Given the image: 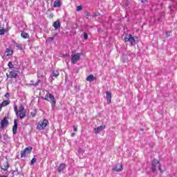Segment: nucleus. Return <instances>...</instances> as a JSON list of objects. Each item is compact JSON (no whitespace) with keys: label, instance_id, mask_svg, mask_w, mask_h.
<instances>
[{"label":"nucleus","instance_id":"f257e3e1","mask_svg":"<svg viewBox=\"0 0 177 177\" xmlns=\"http://www.w3.org/2000/svg\"><path fill=\"white\" fill-rule=\"evenodd\" d=\"M14 111H15L16 116L17 118H20L21 120H23L26 117V109H24V106L21 104L17 109V106H14Z\"/></svg>","mask_w":177,"mask_h":177},{"label":"nucleus","instance_id":"f03ea898","mask_svg":"<svg viewBox=\"0 0 177 177\" xmlns=\"http://www.w3.org/2000/svg\"><path fill=\"white\" fill-rule=\"evenodd\" d=\"M44 99L51 104L52 109H55V107H56V99L53 95L50 93H47L44 97Z\"/></svg>","mask_w":177,"mask_h":177},{"label":"nucleus","instance_id":"7ed1b4c3","mask_svg":"<svg viewBox=\"0 0 177 177\" xmlns=\"http://www.w3.org/2000/svg\"><path fill=\"white\" fill-rule=\"evenodd\" d=\"M160 171V174H162V170L161 169V166L160 165V162L156 159H154L152 162V171L154 172L157 170Z\"/></svg>","mask_w":177,"mask_h":177},{"label":"nucleus","instance_id":"20e7f679","mask_svg":"<svg viewBox=\"0 0 177 177\" xmlns=\"http://www.w3.org/2000/svg\"><path fill=\"white\" fill-rule=\"evenodd\" d=\"M124 41L129 42L132 46H135L136 45V40L135 37H132V35H127L124 38Z\"/></svg>","mask_w":177,"mask_h":177},{"label":"nucleus","instance_id":"39448f33","mask_svg":"<svg viewBox=\"0 0 177 177\" xmlns=\"http://www.w3.org/2000/svg\"><path fill=\"white\" fill-rule=\"evenodd\" d=\"M49 124V122L48 120H44L42 121L39 122L37 126V129H39V131H43L44 128H46L48 127V124Z\"/></svg>","mask_w":177,"mask_h":177},{"label":"nucleus","instance_id":"423d86ee","mask_svg":"<svg viewBox=\"0 0 177 177\" xmlns=\"http://www.w3.org/2000/svg\"><path fill=\"white\" fill-rule=\"evenodd\" d=\"M31 151H32V147H27L24 151H21V158H25V157H27L28 154L31 153Z\"/></svg>","mask_w":177,"mask_h":177},{"label":"nucleus","instance_id":"0eeeda50","mask_svg":"<svg viewBox=\"0 0 177 177\" xmlns=\"http://www.w3.org/2000/svg\"><path fill=\"white\" fill-rule=\"evenodd\" d=\"M81 59V53L73 54L71 55V62L73 64H77V62Z\"/></svg>","mask_w":177,"mask_h":177},{"label":"nucleus","instance_id":"6e6552de","mask_svg":"<svg viewBox=\"0 0 177 177\" xmlns=\"http://www.w3.org/2000/svg\"><path fill=\"white\" fill-rule=\"evenodd\" d=\"M59 71H54L49 77V81L52 82L55 78H57V77H59Z\"/></svg>","mask_w":177,"mask_h":177},{"label":"nucleus","instance_id":"1a4fd4ad","mask_svg":"<svg viewBox=\"0 0 177 177\" xmlns=\"http://www.w3.org/2000/svg\"><path fill=\"white\" fill-rule=\"evenodd\" d=\"M10 165H9V162H8L7 160H3V164L1 166V169H3V171H8V169L9 168Z\"/></svg>","mask_w":177,"mask_h":177},{"label":"nucleus","instance_id":"9d476101","mask_svg":"<svg viewBox=\"0 0 177 177\" xmlns=\"http://www.w3.org/2000/svg\"><path fill=\"white\" fill-rule=\"evenodd\" d=\"M0 124H1V128L3 129V128H5L6 127H8V119H6V118H4L3 120H1Z\"/></svg>","mask_w":177,"mask_h":177},{"label":"nucleus","instance_id":"9b49d317","mask_svg":"<svg viewBox=\"0 0 177 177\" xmlns=\"http://www.w3.org/2000/svg\"><path fill=\"white\" fill-rule=\"evenodd\" d=\"M112 171H115V172H121L122 171V165L118 163L117 164L113 169H112Z\"/></svg>","mask_w":177,"mask_h":177},{"label":"nucleus","instance_id":"f8f14e48","mask_svg":"<svg viewBox=\"0 0 177 177\" xmlns=\"http://www.w3.org/2000/svg\"><path fill=\"white\" fill-rule=\"evenodd\" d=\"M105 128H106V126H104V125H101V126H100V127H97V128H95V129H93V132L95 133H100V132H102V131L103 129H104Z\"/></svg>","mask_w":177,"mask_h":177},{"label":"nucleus","instance_id":"ddd939ff","mask_svg":"<svg viewBox=\"0 0 177 177\" xmlns=\"http://www.w3.org/2000/svg\"><path fill=\"white\" fill-rule=\"evenodd\" d=\"M12 133L14 135L17 133V120H14V126L12 127Z\"/></svg>","mask_w":177,"mask_h":177},{"label":"nucleus","instance_id":"4468645a","mask_svg":"<svg viewBox=\"0 0 177 177\" xmlns=\"http://www.w3.org/2000/svg\"><path fill=\"white\" fill-rule=\"evenodd\" d=\"M53 26L55 30H59V28H60V26H61L60 20L57 19L56 21H55L53 23Z\"/></svg>","mask_w":177,"mask_h":177},{"label":"nucleus","instance_id":"2eb2a0df","mask_svg":"<svg viewBox=\"0 0 177 177\" xmlns=\"http://www.w3.org/2000/svg\"><path fill=\"white\" fill-rule=\"evenodd\" d=\"M106 100H107V104H110L111 103V93L110 91H106Z\"/></svg>","mask_w":177,"mask_h":177},{"label":"nucleus","instance_id":"dca6fc26","mask_svg":"<svg viewBox=\"0 0 177 177\" xmlns=\"http://www.w3.org/2000/svg\"><path fill=\"white\" fill-rule=\"evenodd\" d=\"M4 55L5 56H12L13 55V50L12 48H7Z\"/></svg>","mask_w":177,"mask_h":177},{"label":"nucleus","instance_id":"f3484780","mask_svg":"<svg viewBox=\"0 0 177 177\" xmlns=\"http://www.w3.org/2000/svg\"><path fill=\"white\" fill-rule=\"evenodd\" d=\"M86 80V81H88V82H92L95 81V80H96V77H95V76L93 75H90L87 76Z\"/></svg>","mask_w":177,"mask_h":177},{"label":"nucleus","instance_id":"a211bd4d","mask_svg":"<svg viewBox=\"0 0 177 177\" xmlns=\"http://www.w3.org/2000/svg\"><path fill=\"white\" fill-rule=\"evenodd\" d=\"M62 6V1L60 0H55L54 1L53 7L54 8H60Z\"/></svg>","mask_w":177,"mask_h":177},{"label":"nucleus","instance_id":"6ab92c4d","mask_svg":"<svg viewBox=\"0 0 177 177\" xmlns=\"http://www.w3.org/2000/svg\"><path fill=\"white\" fill-rule=\"evenodd\" d=\"M17 74H19V72L17 71H12L10 72V75L11 78H16L17 77Z\"/></svg>","mask_w":177,"mask_h":177},{"label":"nucleus","instance_id":"aec40b11","mask_svg":"<svg viewBox=\"0 0 177 177\" xmlns=\"http://www.w3.org/2000/svg\"><path fill=\"white\" fill-rule=\"evenodd\" d=\"M64 168H66V164L64 163L60 164L57 169L58 172H62V171H63Z\"/></svg>","mask_w":177,"mask_h":177},{"label":"nucleus","instance_id":"412c9836","mask_svg":"<svg viewBox=\"0 0 177 177\" xmlns=\"http://www.w3.org/2000/svg\"><path fill=\"white\" fill-rule=\"evenodd\" d=\"M10 104V100H7L3 101L2 103L1 104V105L3 107H5V106H8V104Z\"/></svg>","mask_w":177,"mask_h":177},{"label":"nucleus","instance_id":"4be33fe9","mask_svg":"<svg viewBox=\"0 0 177 177\" xmlns=\"http://www.w3.org/2000/svg\"><path fill=\"white\" fill-rule=\"evenodd\" d=\"M21 37H22V38H25L27 39L30 36L28 35V33L26 32H22L21 33Z\"/></svg>","mask_w":177,"mask_h":177},{"label":"nucleus","instance_id":"5701e85b","mask_svg":"<svg viewBox=\"0 0 177 177\" xmlns=\"http://www.w3.org/2000/svg\"><path fill=\"white\" fill-rule=\"evenodd\" d=\"M122 60L123 63H127V62H129L128 55H124L122 57Z\"/></svg>","mask_w":177,"mask_h":177},{"label":"nucleus","instance_id":"b1692460","mask_svg":"<svg viewBox=\"0 0 177 177\" xmlns=\"http://www.w3.org/2000/svg\"><path fill=\"white\" fill-rule=\"evenodd\" d=\"M37 162V158H33L30 161V165H34Z\"/></svg>","mask_w":177,"mask_h":177},{"label":"nucleus","instance_id":"393cba45","mask_svg":"<svg viewBox=\"0 0 177 177\" xmlns=\"http://www.w3.org/2000/svg\"><path fill=\"white\" fill-rule=\"evenodd\" d=\"M15 46L16 48H18V49H19L20 50H23V45L21 44H17Z\"/></svg>","mask_w":177,"mask_h":177},{"label":"nucleus","instance_id":"a878e982","mask_svg":"<svg viewBox=\"0 0 177 177\" xmlns=\"http://www.w3.org/2000/svg\"><path fill=\"white\" fill-rule=\"evenodd\" d=\"M5 32H6V30L4 28L0 29V35H5Z\"/></svg>","mask_w":177,"mask_h":177},{"label":"nucleus","instance_id":"bb28decb","mask_svg":"<svg viewBox=\"0 0 177 177\" xmlns=\"http://www.w3.org/2000/svg\"><path fill=\"white\" fill-rule=\"evenodd\" d=\"M54 39H55V38H53V37H48L46 39V42H52V41H53Z\"/></svg>","mask_w":177,"mask_h":177},{"label":"nucleus","instance_id":"cd10ccee","mask_svg":"<svg viewBox=\"0 0 177 177\" xmlns=\"http://www.w3.org/2000/svg\"><path fill=\"white\" fill-rule=\"evenodd\" d=\"M8 67L10 68H13V67H15V66L13 65V64L11 62H8Z\"/></svg>","mask_w":177,"mask_h":177},{"label":"nucleus","instance_id":"c85d7f7f","mask_svg":"<svg viewBox=\"0 0 177 177\" xmlns=\"http://www.w3.org/2000/svg\"><path fill=\"white\" fill-rule=\"evenodd\" d=\"M84 39L85 40L88 39V33H86V32L84 33Z\"/></svg>","mask_w":177,"mask_h":177},{"label":"nucleus","instance_id":"c756f323","mask_svg":"<svg viewBox=\"0 0 177 177\" xmlns=\"http://www.w3.org/2000/svg\"><path fill=\"white\" fill-rule=\"evenodd\" d=\"M38 84H39V80L35 82V84H31L30 86H37Z\"/></svg>","mask_w":177,"mask_h":177},{"label":"nucleus","instance_id":"7c9ffc66","mask_svg":"<svg viewBox=\"0 0 177 177\" xmlns=\"http://www.w3.org/2000/svg\"><path fill=\"white\" fill-rule=\"evenodd\" d=\"M76 10L77 12H80V10H82V7L81 6H79L77 7Z\"/></svg>","mask_w":177,"mask_h":177},{"label":"nucleus","instance_id":"2f4dec72","mask_svg":"<svg viewBox=\"0 0 177 177\" xmlns=\"http://www.w3.org/2000/svg\"><path fill=\"white\" fill-rule=\"evenodd\" d=\"M142 3H147V0H139Z\"/></svg>","mask_w":177,"mask_h":177},{"label":"nucleus","instance_id":"473e14b6","mask_svg":"<svg viewBox=\"0 0 177 177\" xmlns=\"http://www.w3.org/2000/svg\"><path fill=\"white\" fill-rule=\"evenodd\" d=\"M73 131H74L75 132H77V131H78V129L77 128V127L73 126Z\"/></svg>","mask_w":177,"mask_h":177},{"label":"nucleus","instance_id":"72a5a7b5","mask_svg":"<svg viewBox=\"0 0 177 177\" xmlns=\"http://www.w3.org/2000/svg\"><path fill=\"white\" fill-rule=\"evenodd\" d=\"M6 176H0V177H8V176L9 175V174H8V171L6 173Z\"/></svg>","mask_w":177,"mask_h":177},{"label":"nucleus","instance_id":"f704fd0d","mask_svg":"<svg viewBox=\"0 0 177 177\" xmlns=\"http://www.w3.org/2000/svg\"><path fill=\"white\" fill-rule=\"evenodd\" d=\"M166 35H167V37H169V35H171V32H167Z\"/></svg>","mask_w":177,"mask_h":177},{"label":"nucleus","instance_id":"c9c22d12","mask_svg":"<svg viewBox=\"0 0 177 177\" xmlns=\"http://www.w3.org/2000/svg\"><path fill=\"white\" fill-rule=\"evenodd\" d=\"M5 97H9V93H6V94L5 95Z\"/></svg>","mask_w":177,"mask_h":177},{"label":"nucleus","instance_id":"e433bc0d","mask_svg":"<svg viewBox=\"0 0 177 177\" xmlns=\"http://www.w3.org/2000/svg\"><path fill=\"white\" fill-rule=\"evenodd\" d=\"M2 107H3L1 104H0V111L2 110Z\"/></svg>","mask_w":177,"mask_h":177},{"label":"nucleus","instance_id":"4c0bfd02","mask_svg":"<svg viewBox=\"0 0 177 177\" xmlns=\"http://www.w3.org/2000/svg\"><path fill=\"white\" fill-rule=\"evenodd\" d=\"M31 115H32V117H35V115H34V113H31Z\"/></svg>","mask_w":177,"mask_h":177},{"label":"nucleus","instance_id":"58836bf2","mask_svg":"<svg viewBox=\"0 0 177 177\" xmlns=\"http://www.w3.org/2000/svg\"><path fill=\"white\" fill-rule=\"evenodd\" d=\"M31 115H32V117H35V115H34V113H31Z\"/></svg>","mask_w":177,"mask_h":177},{"label":"nucleus","instance_id":"ea45409f","mask_svg":"<svg viewBox=\"0 0 177 177\" xmlns=\"http://www.w3.org/2000/svg\"><path fill=\"white\" fill-rule=\"evenodd\" d=\"M75 135V133H73L71 134V136H74Z\"/></svg>","mask_w":177,"mask_h":177}]
</instances>
